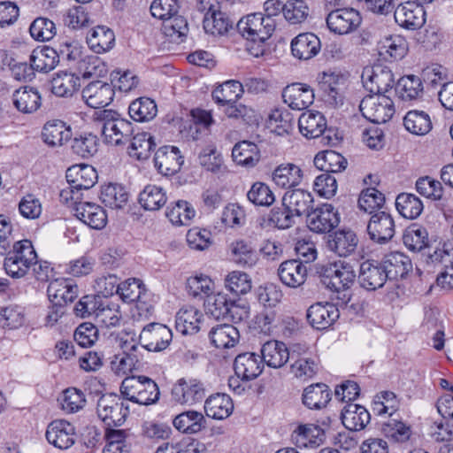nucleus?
Segmentation results:
<instances>
[{"instance_id": "f257e3e1", "label": "nucleus", "mask_w": 453, "mask_h": 453, "mask_svg": "<svg viewBox=\"0 0 453 453\" xmlns=\"http://www.w3.org/2000/svg\"><path fill=\"white\" fill-rule=\"evenodd\" d=\"M276 21L264 18L262 12H254L242 17L237 23L238 33L246 40V48L250 55L258 58L265 51V42L275 31Z\"/></svg>"}, {"instance_id": "f03ea898", "label": "nucleus", "mask_w": 453, "mask_h": 453, "mask_svg": "<svg viewBox=\"0 0 453 453\" xmlns=\"http://www.w3.org/2000/svg\"><path fill=\"white\" fill-rule=\"evenodd\" d=\"M320 282L331 291L342 296H338L343 304H347L351 298L349 291L356 280V272L351 264L345 261H337L322 265L318 271Z\"/></svg>"}, {"instance_id": "7ed1b4c3", "label": "nucleus", "mask_w": 453, "mask_h": 453, "mask_svg": "<svg viewBox=\"0 0 453 453\" xmlns=\"http://www.w3.org/2000/svg\"><path fill=\"white\" fill-rule=\"evenodd\" d=\"M95 119L101 124V132L104 142L108 144L119 146L130 142L133 136V124L111 110H100L94 114Z\"/></svg>"}, {"instance_id": "20e7f679", "label": "nucleus", "mask_w": 453, "mask_h": 453, "mask_svg": "<svg viewBox=\"0 0 453 453\" xmlns=\"http://www.w3.org/2000/svg\"><path fill=\"white\" fill-rule=\"evenodd\" d=\"M37 262V253L30 240L24 239L15 242L12 248L6 253L4 268L12 278L24 277Z\"/></svg>"}, {"instance_id": "39448f33", "label": "nucleus", "mask_w": 453, "mask_h": 453, "mask_svg": "<svg viewBox=\"0 0 453 453\" xmlns=\"http://www.w3.org/2000/svg\"><path fill=\"white\" fill-rule=\"evenodd\" d=\"M125 399L141 405H150L158 401L160 392L157 384L146 376L127 377L120 386Z\"/></svg>"}, {"instance_id": "423d86ee", "label": "nucleus", "mask_w": 453, "mask_h": 453, "mask_svg": "<svg viewBox=\"0 0 453 453\" xmlns=\"http://www.w3.org/2000/svg\"><path fill=\"white\" fill-rule=\"evenodd\" d=\"M220 7L219 0H197L196 9L205 13L203 25L207 34L224 35L233 27V22Z\"/></svg>"}, {"instance_id": "0eeeda50", "label": "nucleus", "mask_w": 453, "mask_h": 453, "mask_svg": "<svg viewBox=\"0 0 453 453\" xmlns=\"http://www.w3.org/2000/svg\"><path fill=\"white\" fill-rule=\"evenodd\" d=\"M208 314L216 319H230L232 321H241L248 318L249 311L246 307H241L234 301L228 298L227 295L222 292L213 294L206 297L204 303Z\"/></svg>"}, {"instance_id": "6e6552de", "label": "nucleus", "mask_w": 453, "mask_h": 453, "mask_svg": "<svg viewBox=\"0 0 453 453\" xmlns=\"http://www.w3.org/2000/svg\"><path fill=\"white\" fill-rule=\"evenodd\" d=\"M129 412L128 404L117 395H103L97 401L96 413L105 427L122 426Z\"/></svg>"}, {"instance_id": "1a4fd4ad", "label": "nucleus", "mask_w": 453, "mask_h": 453, "mask_svg": "<svg viewBox=\"0 0 453 453\" xmlns=\"http://www.w3.org/2000/svg\"><path fill=\"white\" fill-rule=\"evenodd\" d=\"M362 115L372 123H386L395 113L393 100L385 95H368L359 104Z\"/></svg>"}, {"instance_id": "9d476101", "label": "nucleus", "mask_w": 453, "mask_h": 453, "mask_svg": "<svg viewBox=\"0 0 453 453\" xmlns=\"http://www.w3.org/2000/svg\"><path fill=\"white\" fill-rule=\"evenodd\" d=\"M361 78L364 87L372 95H384L395 83L392 71L382 65L365 67Z\"/></svg>"}, {"instance_id": "9b49d317", "label": "nucleus", "mask_w": 453, "mask_h": 453, "mask_svg": "<svg viewBox=\"0 0 453 453\" xmlns=\"http://www.w3.org/2000/svg\"><path fill=\"white\" fill-rule=\"evenodd\" d=\"M326 21L332 33L343 35L357 30L362 22V17L359 12L353 8H336L330 10Z\"/></svg>"}, {"instance_id": "f8f14e48", "label": "nucleus", "mask_w": 453, "mask_h": 453, "mask_svg": "<svg viewBox=\"0 0 453 453\" xmlns=\"http://www.w3.org/2000/svg\"><path fill=\"white\" fill-rule=\"evenodd\" d=\"M141 348L149 351L160 352L168 348L173 340V332L161 323L146 325L139 335Z\"/></svg>"}, {"instance_id": "ddd939ff", "label": "nucleus", "mask_w": 453, "mask_h": 453, "mask_svg": "<svg viewBox=\"0 0 453 453\" xmlns=\"http://www.w3.org/2000/svg\"><path fill=\"white\" fill-rule=\"evenodd\" d=\"M172 398L180 404H195L206 395L204 383L195 378H181L173 386Z\"/></svg>"}, {"instance_id": "4468645a", "label": "nucleus", "mask_w": 453, "mask_h": 453, "mask_svg": "<svg viewBox=\"0 0 453 453\" xmlns=\"http://www.w3.org/2000/svg\"><path fill=\"white\" fill-rule=\"evenodd\" d=\"M346 77L337 71H325L319 76V86L327 104L337 107L343 104Z\"/></svg>"}, {"instance_id": "2eb2a0df", "label": "nucleus", "mask_w": 453, "mask_h": 453, "mask_svg": "<svg viewBox=\"0 0 453 453\" xmlns=\"http://www.w3.org/2000/svg\"><path fill=\"white\" fill-rule=\"evenodd\" d=\"M307 226L311 232L317 234L329 233L340 223L337 210L329 203H323L307 215Z\"/></svg>"}, {"instance_id": "dca6fc26", "label": "nucleus", "mask_w": 453, "mask_h": 453, "mask_svg": "<svg viewBox=\"0 0 453 453\" xmlns=\"http://www.w3.org/2000/svg\"><path fill=\"white\" fill-rule=\"evenodd\" d=\"M395 232V221L390 213L380 211L371 216L367 224V233L372 242L385 244L394 237Z\"/></svg>"}, {"instance_id": "f3484780", "label": "nucleus", "mask_w": 453, "mask_h": 453, "mask_svg": "<svg viewBox=\"0 0 453 453\" xmlns=\"http://www.w3.org/2000/svg\"><path fill=\"white\" fill-rule=\"evenodd\" d=\"M45 436L55 448L67 449L75 442V428L66 420L56 419L48 425Z\"/></svg>"}, {"instance_id": "a211bd4d", "label": "nucleus", "mask_w": 453, "mask_h": 453, "mask_svg": "<svg viewBox=\"0 0 453 453\" xmlns=\"http://www.w3.org/2000/svg\"><path fill=\"white\" fill-rule=\"evenodd\" d=\"M426 12L422 5L416 2H406L399 4L394 12L395 22L409 30L420 28L426 22Z\"/></svg>"}, {"instance_id": "6ab92c4d", "label": "nucleus", "mask_w": 453, "mask_h": 453, "mask_svg": "<svg viewBox=\"0 0 453 453\" xmlns=\"http://www.w3.org/2000/svg\"><path fill=\"white\" fill-rule=\"evenodd\" d=\"M339 317L338 308L331 303H317L310 306L307 311V319L310 325L317 330L329 328Z\"/></svg>"}, {"instance_id": "aec40b11", "label": "nucleus", "mask_w": 453, "mask_h": 453, "mask_svg": "<svg viewBox=\"0 0 453 453\" xmlns=\"http://www.w3.org/2000/svg\"><path fill=\"white\" fill-rule=\"evenodd\" d=\"M183 163V157L175 146H163L155 153V167L165 176H172L177 173Z\"/></svg>"}, {"instance_id": "412c9836", "label": "nucleus", "mask_w": 453, "mask_h": 453, "mask_svg": "<svg viewBox=\"0 0 453 453\" xmlns=\"http://www.w3.org/2000/svg\"><path fill=\"white\" fill-rule=\"evenodd\" d=\"M388 279L381 263L367 260L360 265L358 281L363 288L376 290L383 287Z\"/></svg>"}, {"instance_id": "4be33fe9", "label": "nucleus", "mask_w": 453, "mask_h": 453, "mask_svg": "<svg viewBox=\"0 0 453 453\" xmlns=\"http://www.w3.org/2000/svg\"><path fill=\"white\" fill-rule=\"evenodd\" d=\"M114 91L111 84L102 81L90 82L82 89V98L91 108H103L111 103Z\"/></svg>"}, {"instance_id": "5701e85b", "label": "nucleus", "mask_w": 453, "mask_h": 453, "mask_svg": "<svg viewBox=\"0 0 453 453\" xmlns=\"http://www.w3.org/2000/svg\"><path fill=\"white\" fill-rule=\"evenodd\" d=\"M261 357L253 352H244L237 355L234 362L235 375L242 380L250 381L257 378L264 370Z\"/></svg>"}, {"instance_id": "b1692460", "label": "nucleus", "mask_w": 453, "mask_h": 453, "mask_svg": "<svg viewBox=\"0 0 453 453\" xmlns=\"http://www.w3.org/2000/svg\"><path fill=\"white\" fill-rule=\"evenodd\" d=\"M282 98L293 110H304L314 101L313 89L305 83L296 82L288 85L282 91Z\"/></svg>"}, {"instance_id": "393cba45", "label": "nucleus", "mask_w": 453, "mask_h": 453, "mask_svg": "<svg viewBox=\"0 0 453 453\" xmlns=\"http://www.w3.org/2000/svg\"><path fill=\"white\" fill-rule=\"evenodd\" d=\"M278 275L284 285L296 288L303 285L306 281L308 269L300 259H290L280 264Z\"/></svg>"}, {"instance_id": "a878e982", "label": "nucleus", "mask_w": 453, "mask_h": 453, "mask_svg": "<svg viewBox=\"0 0 453 453\" xmlns=\"http://www.w3.org/2000/svg\"><path fill=\"white\" fill-rule=\"evenodd\" d=\"M321 49L319 38L313 33H302L291 42L292 55L300 60H309L319 54Z\"/></svg>"}, {"instance_id": "bb28decb", "label": "nucleus", "mask_w": 453, "mask_h": 453, "mask_svg": "<svg viewBox=\"0 0 453 453\" xmlns=\"http://www.w3.org/2000/svg\"><path fill=\"white\" fill-rule=\"evenodd\" d=\"M75 216L85 225L93 229H103L107 223V214L103 207L90 203H80L74 208Z\"/></svg>"}, {"instance_id": "cd10ccee", "label": "nucleus", "mask_w": 453, "mask_h": 453, "mask_svg": "<svg viewBox=\"0 0 453 453\" xmlns=\"http://www.w3.org/2000/svg\"><path fill=\"white\" fill-rule=\"evenodd\" d=\"M67 184L80 192L88 191L97 180V173L90 165H73L66 171Z\"/></svg>"}, {"instance_id": "c85d7f7f", "label": "nucleus", "mask_w": 453, "mask_h": 453, "mask_svg": "<svg viewBox=\"0 0 453 453\" xmlns=\"http://www.w3.org/2000/svg\"><path fill=\"white\" fill-rule=\"evenodd\" d=\"M282 198L283 205L287 206L296 217L308 215L314 202L312 194L302 188L287 191Z\"/></svg>"}, {"instance_id": "c756f323", "label": "nucleus", "mask_w": 453, "mask_h": 453, "mask_svg": "<svg viewBox=\"0 0 453 453\" xmlns=\"http://www.w3.org/2000/svg\"><path fill=\"white\" fill-rule=\"evenodd\" d=\"M14 107L22 113H33L42 105V96L37 88L24 86L16 89L12 94Z\"/></svg>"}, {"instance_id": "7c9ffc66", "label": "nucleus", "mask_w": 453, "mask_h": 453, "mask_svg": "<svg viewBox=\"0 0 453 453\" xmlns=\"http://www.w3.org/2000/svg\"><path fill=\"white\" fill-rule=\"evenodd\" d=\"M358 239L354 231L340 229L329 235L327 246L340 257H348L352 254L357 246Z\"/></svg>"}, {"instance_id": "2f4dec72", "label": "nucleus", "mask_w": 453, "mask_h": 453, "mask_svg": "<svg viewBox=\"0 0 453 453\" xmlns=\"http://www.w3.org/2000/svg\"><path fill=\"white\" fill-rule=\"evenodd\" d=\"M341 418L347 429L360 431L369 424L371 416L364 406L350 403L342 410Z\"/></svg>"}, {"instance_id": "473e14b6", "label": "nucleus", "mask_w": 453, "mask_h": 453, "mask_svg": "<svg viewBox=\"0 0 453 453\" xmlns=\"http://www.w3.org/2000/svg\"><path fill=\"white\" fill-rule=\"evenodd\" d=\"M381 264L389 280L402 279L412 270L411 258L399 251L391 252L385 256Z\"/></svg>"}, {"instance_id": "72a5a7b5", "label": "nucleus", "mask_w": 453, "mask_h": 453, "mask_svg": "<svg viewBox=\"0 0 453 453\" xmlns=\"http://www.w3.org/2000/svg\"><path fill=\"white\" fill-rule=\"evenodd\" d=\"M86 42L95 53H104L114 46V32L106 26H96L91 28L86 36Z\"/></svg>"}, {"instance_id": "f704fd0d", "label": "nucleus", "mask_w": 453, "mask_h": 453, "mask_svg": "<svg viewBox=\"0 0 453 453\" xmlns=\"http://www.w3.org/2000/svg\"><path fill=\"white\" fill-rule=\"evenodd\" d=\"M324 438L323 429L314 424L300 425L292 434V441L298 448H317Z\"/></svg>"}, {"instance_id": "c9c22d12", "label": "nucleus", "mask_w": 453, "mask_h": 453, "mask_svg": "<svg viewBox=\"0 0 453 453\" xmlns=\"http://www.w3.org/2000/svg\"><path fill=\"white\" fill-rule=\"evenodd\" d=\"M260 357L264 365L266 364L273 368H280L288 362L290 354L285 343L272 340L263 344Z\"/></svg>"}, {"instance_id": "e433bc0d", "label": "nucleus", "mask_w": 453, "mask_h": 453, "mask_svg": "<svg viewBox=\"0 0 453 453\" xmlns=\"http://www.w3.org/2000/svg\"><path fill=\"white\" fill-rule=\"evenodd\" d=\"M300 133L308 139H314L322 135L326 129V120L319 111H306L298 119Z\"/></svg>"}, {"instance_id": "4c0bfd02", "label": "nucleus", "mask_w": 453, "mask_h": 453, "mask_svg": "<svg viewBox=\"0 0 453 453\" xmlns=\"http://www.w3.org/2000/svg\"><path fill=\"white\" fill-rule=\"evenodd\" d=\"M273 182L281 188H291L301 184L303 172L300 166L292 163L281 164L273 172Z\"/></svg>"}, {"instance_id": "58836bf2", "label": "nucleus", "mask_w": 453, "mask_h": 453, "mask_svg": "<svg viewBox=\"0 0 453 453\" xmlns=\"http://www.w3.org/2000/svg\"><path fill=\"white\" fill-rule=\"evenodd\" d=\"M72 134L71 127L59 119L48 121L42 132L43 142L51 147L62 146L71 139Z\"/></svg>"}, {"instance_id": "ea45409f", "label": "nucleus", "mask_w": 453, "mask_h": 453, "mask_svg": "<svg viewBox=\"0 0 453 453\" xmlns=\"http://www.w3.org/2000/svg\"><path fill=\"white\" fill-rule=\"evenodd\" d=\"M47 293L51 303L58 302L65 305L77 297L78 286L66 279H57L50 281Z\"/></svg>"}, {"instance_id": "a19ab883", "label": "nucleus", "mask_w": 453, "mask_h": 453, "mask_svg": "<svg viewBox=\"0 0 453 453\" xmlns=\"http://www.w3.org/2000/svg\"><path fill=\"white\" fill-rule=\"evenodd\" d=\"M332 392L324 383L311 384L304 388L302 401L310 410H321L330 402Z\"/></svg>"}, {"instance_id": "79ce46f5", "label": "nucleus", "mask_w": 453, "mask_h": 453, "mask_svg": "<svg viewBox=\"0 0 453 453\" xmlns=\"http://www.w3.org/2000/svg\"><path fill=\"white\" fill-rule=\"evenodd\" d=\"M395 92L402 101H418L424 95L423 82L418 76L414 74L403 76L396 83Z\"/></svg>"}, {"instance_id": "37998d69", "label": "nucleus", "mask_w": 453, "mask_h": 453, "mask_svg": "<svg viewBox=\"0 0 453 453\" xmlns=\"http://www.w3.org/2000/svg\"><path fill=\"white\" fill-rule=\"evenodd\" d=\"M203 314L193 306L181 308L176 314L175 327L184 335L195 334L200 329Z\"/></svg>"}, {"instance_id": "c03bdc74", "label": "nucleus", "mask_w": 453, "mask_h": 453, "mask_svg": "<svg viewBox=\"0 0 453 453\" xmlns=\"http://www.w3.org/2000/svg\"><path fill=\"white\" fill-rule=\"evenodd\" d=\"M173 425L179 432L194 434L205 428L206 420L202 412L187 411L177 415L173 420Z\"/></svg>"}, {"instance_id": "a18cd8bd", "label": "nucleus", "mask_w": 453, "mask_h": 453, "mask_svg": "<svg viewBox=\"0 0 453 453\" xmlns=\"http://www.w3.org/2000/svg\"><path fill=\"white\" fill-rule=\"evenodd\" d=\"M209 337L216 348L228 349L234 347L239 342L240 334L233 325L221 324L211 329Z\"/></svg>"}, {"instance_id": "49530a36", "label": "nucleus", "mask_w": 453, "mask_h": 453, "mask_svg": "<svg viewBox=\"0 0 453 453\" xmlns=\"http://www.w3.org/2000/svg\"><path fill=\"white\" fill-rule=\"evenodd\" d=\"M232 399L226 394H216L206 399L204 411L209 418L224 419L233 411Z\"/></svg>"}, {"instance_id": "de8ad7c7", "label": "nucleus", "mask_w": 453, "mask_h": 453, "mask_svg": "<svg viewBox=\"0 0 453 453\" xmlns=\"http://www.w3.org/2000/svg\"><path fill=\"white\" fill-rule=\"evenodd\" d=\"M243 94L242 82L235 80H229L219 85L211 93L216 104L226 106L235 103Z\"/></svg>"}, {"instance_id": "09e8293b", "label": "nucleus", "mask_w": 453, "mask_h": 453, "mask_svg": "<svg viewBox=\"0 0 453 453\" xmlns=\"http://www.w3.org/2000/svg\"><path fill=\"white\" fill-rule=\"evenodd\" d=\"M128 155L139 161L148 159L156 147L153 136L149 133H138L131 137Z\"/></svg>"}, {"instance_id": "8fccbe9b", "label": "nucleus", "mask_w": 453, "mask_h": 453, "mask_svg": "<svg viewBox=\"0 0 453 453\" xmlns=\"http://www.w3.org/2000/svg\"><path fill=\"white\" fill-rule=\"evenodd\" d=\"M81 87L80 76L68 72H59L51 81V91L60 97L73 95Z\"/></svg>"}, {"instance_id": "3c124183", "label": "nucleus", "mask_w": 453, "mask_h": 453, "mask_svg": "<svg viewBox=\"0 0 453 453\" xmlns=\"http://www.w3.org/2000/svg\"><path fill=\"white\" fill-rule=\"evenodd\" d=\"M115 427H105L104 439L106 445L104 453H129L130 444L127 441L130 435L128 430Z\"/></svg>"}, {"instance_id": "603ef678", "label": "nucleus", "mask_w": 453, "mask_h": 453, "mask_svg": "<svg viewBox=\"0 0 453 453\" xmlns=\"http://www.w3.org/2000/svg\"><path fill=\"white\" fill-rule=\"evenodd\" d=\"M232 157L237 165L253 167L260 159V152L254 142L242 141L234 146Z\"/></svg>"}, {"instance_id": "864d4df0", "label": "nucleus", "mask_w": 453, "mask_h": 453, "mask_svg": "<svg viewBox=\"0 0 453 453\" xmlns=\"http://www.w3.org/2000/svg\"><path fill=\"white\" fill-rule=\"evenodd\" d=\"M59 62L58 52L51 47L43 46L35 49L30 55V63L35 71L48 73L53 70Z\"/></svg>"}, {"instance_id": "5fc2aeb1", "label": "nucleus", "mask_w": 453, "mask_h": 453, "mask_svg": "<svg viewBox=\"0 0 453 453\" xmlns=\"http://www.w3.org/2000/svg\"><path fill=\"white\" fill-rule=\"evenodd\" d=\"M234 261L244 267H253L258 261V255L250 242L236 240L230 245Z\"/></svg>"}, {"instance_id": "6e6d98bb", "label": "nucleus", "mask_w": 453, "mask_h": 453, "mask_svg": "<svg viewBox=\"0 0 453 453\" xmlns=\"http://www.w3.org/2000/svg\"><path fill=\"white\" fill-rule=\"evenodd\" d=\"M167 202L165 190L157 185H147L139 195V203L146 211H158Z\"/></svg>"}, {"instance_id": "4d7b16f0", "label": "nucleus", "mask_w": 453, "mask_h": 453, "mask_svg": "<svg viewBox=\"0 0 453 453\" xmlns=\"http://www.w3.org/2000/svg\"><path fill=\"white\" fill-rule=\"evenodd\" d=\"M128 113L134 121L147 122L157 116V106L154 100L142 96L129 104Z\"/></svg>"}, {"instance_id": "13d9d810", "label": "nucleus", "mask_w": 453, "mask_h": 453, "mask_svg": "<svg viewBox=\"0 0 453 453\" xmlns=\"http://www.w3.org/2000/svg\"><path fill=\"white\" fill-rule=\"evenodd\" d=\"M314 165L323 172L335 173L343 171L347 167L348 162L340 153L334 150H326L315 156Z\"/></svg>"}, {"instance_id": "bf43d9fd", "label": "nucleus", "mask_w": 453, "mask_h": 453, "mask_svg": "<svg viewBox=\"0 0 453 453\" xmlns=\"http://www.w3.org/2000/svg\"><path fill=\"white\" fill-rule=\"evenodd\" d=\"M187 19L179 12L163 21L162 31L173 42H182L188 33Z\"/></svg>"}, {"instance_id": "052dcab7", "label": "nucleus", "mask_w": 453, "mask_h": 453, "mask_svg": "<svg viewBox=\"0 0 453 453\" xmlns=\"http://www.w3.org/2000/svg\"><path fill=\"white\" fill-rule=\"evenodd\" d=\"M405 128L416 135H425L432 129V121L427 112L424 111H409L403 118Z\"/></svg>"}, {"instance_id": "680f3d73", "label": "nucleus", "mask_w": 453, "mask_h": 453, "mask_svg": "<svg viewBox=\"0 0 453 453\" xmlns=\"http://www.w3.org/2000/svg\"><path fill=\"white\" fill-rule=\"evenodd\" d=\"M196 215L193 206L184 200H178L167 206L165 216L173 225L184 226L189 225Z\"/></svg>"}, {"instance_id": "e2e57ef3", "label": "nucleus", "mask_w": 453, "mask_h": 453, "mask_svg": "<svg viewBox=\"0 0 453 453\" xmlns=\"http://www.w3.org/2000/svg\"><path fill=\"white\" fill-rule=\"evenodd\" d=\"M100 198L105 206L121 209L127 203L128 193L122 185L110 183L103 187Z\"/></svg>"}, {"instance_id": "0e129e2a", "label": "nucleus", "mask_w": 453, "mask_h": 453, "mask_svg": "<svg viewBox=\"0 0 453 453\" xmlns=\"http://www.w3.org/2000/svg\"><path fill=\"white\" fill-rule=\"evenodd\" d=\"M395 207L399 213L406 219H417L423 211L421 200L413 194L402 193L395 199Z\"/></svg>"}, {"instance_id": "69168bd1", "label": "nucleus", "mask_w": 453, "mask_h": 453, "mask_svg": "<svg viewBox=\"0 0 453 453\" xmlns=\"http://www.w3.org/2000/svg\"><path fill=\"white\" fill-rule=\"evenodd\" d=\"M403 242L409 250L413 252L421 251L428 244L427 230L422 226L412 225L404 231Z\"/></svg>"}, {"instance_id": "338daca9", "label": "nucleus", "mask_w": 453, "mask_h": 453, "mask_svg": "<svg viewBox=\"0 0 453 453\" xmlns=\"http://www.w3.org/2000/svg\"><path fill=\"white\" fill-rule=\"evenodd\" d=\"M385 196L375 188L364 189L358 198L359 208L371 214L377 213L384 208Z\"/></svg>"}, {"instance_id": "774afa93", "label": "nucleus", "mask_w": 453, "mask_h": 453, "mask_svg": "<svg viewBox=\"0 0 453 453\" xmlns=\"http://www.w3.org/2000/svg\"><path fill=\"white\" fill-rule=\"evenodd\" d=\"M98 147L99 139L91 133H84L74 137L71 145L73 152L84 158L94 156Z\"/></svg>"}]
</instances>
